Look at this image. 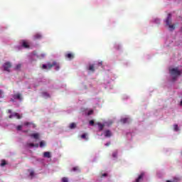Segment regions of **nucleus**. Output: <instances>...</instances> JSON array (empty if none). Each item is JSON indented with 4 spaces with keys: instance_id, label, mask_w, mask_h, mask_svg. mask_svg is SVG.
<instances>
[{
    "instance_id": "obj_1",
    "label": "nucleus",
    "mask_w": 182,
    "mask_h": 182,
    "mask_svg": "<svg viewBox=\"0 0 182 182\" xmlns=\"http://www.w3.org/2000/svg\"><path fill=\"white\" fill-rule=\"evenodd\" d=\"M169 73L172 76V81L176 82L177 80L178 76H181L182 74V70H178V68H170Z\"/></svg>"
},
{
    "instance_id": "obj_2",
    "label": "nucleus",
    "mask_w": 182,
    "mask_h": 182,
    "mask_svg": "<svg viewBox=\"0 0 182 182\" xmlns=\"http://www.w3.org/2000/svg\"><path fill=\"white\" fill-rule=\"evenodd\" d=\"M171 14H168L166 20V26H168L171 31H174V29H176V26H174L173 24L171 25Z\"/></svg>"
},
{
    "instance_id": "obj_3",
    "label": "nucleus",
    "mask_w": 182,
    "mask_h": 182,
    "mask_svg": "<svg viewBox=\"0 0 182 182\" xmlns=\"http://www.w3.org/2000/svg\"><path fill=\"white\" fill-rule=\"evenodd\" d=\"M3 68H4V70H6V72H9V69H11V68H12V65L11 64V63L7 62L3 65Z\"/></svg>"
},
{
    "instance_id": "obj_4",
    "label": "nucleus",
    "mask_w": 182,
    "mask_h": 182,
    "mask_svg": "<svg viewBox=\"0 0 182 182\" xmlns=\"http://www.w3.org/2000/svg\"><path fill=\"white\" fill-rule=\"evenodd\" d=\"M65 57L67 59H69L70 60H72V59H73V58H75V55H73V53H66L65 55Z\"/></svg>"
},
{
    "instance_id": "obj_5",
    "label": "nucleus",
    "mask_w": 182,
    "mask_h": 182,
    "mask_svg": "<svg viewBox=\"0 0 182 182\" xmlns=\"http://www.w3.org/2000/svg\"><path fill=\"white\" fill-rule=\"evenodd\" d=\"M21 46H23V48H25L26 49H28L29 48V43H28L26 41L23 40L21 41Z\"/></svg>"
},
{
    "instance_id": "obj_6",
    "label": "nucleus",
    "mask_w": 182,
    "mask_h": 182,
    "mask_svg": "<svg viewBox=\"0 0 182 182\" xmlns=\"http://www.w3.org/2000/svg\"><path fill=\"white\" fill-rule=\"evenodd\" d=\"M43 157L46 159H50V157H52V156L50 155V152L49 151L43 152Z\"/></svg>"
},
{
    "instance_id": "obj_7",
    "label": "nucleus",
    "mask_w": 182,
    "mask_h": 182,
    "mask_svg": "<svg viewBox=\"0 0 182 182\" xmlns=\"http://www.w3.org/2000/svg\"><path fill=\"white\" fill-rule=\"evenodd\" d=\"M14 99H17L18 100H22V95L20 93H17L13 95Z\"/></svg>"
},
{
    "instance_id": "obj_8",
    "label": "nucleus",
    "mask_w": 182,
    "mask_h": 182,
    "mask_svg": "<svg viewBox=\"0 0 182 182\" xmlns=\"http://www.w3.org/2000/svg\"><path fill=\"white\" fill-rule=\"evenodd\" d=\"M144 177V173H141L138 178L136 179L135 182H140L141 180H143V178Z\"/></svg>"
},
{
    "instance_id": "obj_9",
    "label": "nucleus",
    "mask_w": 182,
    "mask_h": 182,
    "mask_svg": "<svg viewBox=\"0 0 182 182\" xmlns=\"http://www.w3.org/2000/svg\"><path fill=\"white\" fill-rule=\"evenodd\" d=\"M97 126L99 127V131L102 132V130H103V129L105 128V124H102L100 122L97 123Z\"/></svg>"
},
{
    "instance_id": "obj_10",
    "label": "nucleus",
    "mask_w": 182,
    "mask_h": 182,
    "mask_svg": "<svg viewBox=\"0 0 182 182\" xmlns=\"http://www.w3.org/2000/svg\"><path fill=\"white\" fill-rule=\"evenodd\" d=\"M105 137H112V132L110 130H107L105 132Z\"/></svg>"
},
{
    "instance_id": "obj_11",
    "label": "nucleus",
    "mask_w": 182,
    "mask_h": 182,
    "mask_svg": "<svg viewBox=\"0 0 182 182\" xmlns=\"http://www.w3.org/2000/svg\"><path fill=\"white\" fill-rule=\"evenodd\" d=\"M55 65H56V61L53 62L52 64L48 63V64L47 65V68H48V69H52V68H53V66H55Z\"/></svg>"
},
{
    "instance_id": "obj_12",
    "label": "nucleus",
    "mask_w": 182,
    "mask_h": 182,
    "mask_svg": "<svg viewBox=\"0 0 182 182\" xmlns=\"http://www.w3.org/2000/svg\"><path fill=\"white\" fill-rule=\"evenodd\" d=\"M31 136L33 137V139H36V140H38V139H39V134L38 133L32 134Z\"/></svg>"
},
{
    "instance_id": "obj_13",
    "label": "nucleus",
    "mask_w": 182,
    "mask_h": 182,
    "mask_svg": "<svg viewBox=\"0 0 182 182\" xmlns=\"http://www.w3.org/2000/svg\"><path fill=\"white\" fill-rule=\"evenodd\" d=\"M69 128L71 129H76V123L72 122L70 124Z\"/></svg>"
},
{
    "instance_id": "obj_14",
    "label": "nucleus",
    "mask_w": 182,
    "mask_h": 182,
    "mask_svg": "<svg viewBox=\"0 0 182 182\" xmlns=\"http://www.w3.org/2000/svg\"><path fill=\"white\" fill-rule=\"evenodd\" d=\"M129 120H130L129 118H124L121 119V122L124 124L126 123H129Z\"/></svg>"
},
{
    "instance_id": "obj_15",
    "label": "nucleus",
    "mask_w": 182,
    "mask_h": 182,
    "mask_svg": "<svg viewBox=\"0 0 182 182\" xmlns=\"http://www.w3.org/2000/svg\"><path fill=\"white\" fill-rule=\"evenodd\" d=\"M34 38L35 39H42V36L41 35V33H36L34 36Z\"/></svg>"
},
{
    "instance_id": "obj_16",
    "label": "nucleus",
    "mask_w": 182,
    "mask_h": 182,
    "mask_svg": "<svg viewBox=\"0 0 182 182\" xmlns=\"http://www.w3.org/2000/svg\"><path fill=\"white\" fill-rule=\"evenodd\" d=\"M88 70H90V72H95V65H90Z\"/></svg>"
},
{
    "instance_id": "obj_17",
    "label": "nucleus",
    "mask_w": 182,
    "mask_h": 182,
    "mask_svg": "<svg viewBox=\"0 0 182 182\" xmlns=\"http://www.w3.org/2000/svg\"><path fill=\"white\" fill-rule=\"evenodd\" d=\"M26 147H35V144L33 143H26Z\"/></svg>"
},
{
    "instance_id": "obj_18",
    "label": "nucleus",
    "mask_w": 182,
    "mask_h": 182,
    "mask_svg": "<svg viewBox=\"0 0 182 182\" xmlns=\"http://www.w3.org/2000/svg\"><path fill=\"white\" fill-rule=\"evenodd\" d=\"M43 97H50V95H49V93L46 92H43Z\"/></svg>"
},
{
    "instance_id": "obj_19",
    "label": "nucleus",
    "mask_w": 182,
    "mask_h": 182,
    "mask_svg": "<svg viewBox=\"0 0 182 182\" xmlns=\"http://www.w3.org/2000/svg\"><path fill=\"white\" fill-rule=\"evenodd\" d=\"M39 146H40V147H45V146H46V144L45 143V141H41V142H40V144H39Z\"/></svg>"
},
{
    "instance_id": "obj_20",
    "label": "nucleus",
    "mask_w": 182,
    "mask_h": 182,
    "mask_svg": "<svg viewBox=\"0 0 182 182\" xmlns=\"http://www.w3.org/2000/svg\"><path fill=\"white\" fill-rule=\"evenodd\" d=\"M14 117H17V119L21 118V115H19V114H18V112L14 113Z\"/></svg>"
},
{
    "instance_id": "obj_21",
    "label": "nucleus",
    "mask_w": 182,
    "mask_h": 182,
    "mask_svg": "<svg viewBox=\"0 0 182 182\" xmlns=\"http://www.w3.org/2000/svg\"><path fill=\"white\" fill-rule=\"evenodd\" d=\"M61 181L62 182H69V179L66 177H63V178H62Z\"/></svg>"
},
{
    "instance_id": "obj_22",
    "label": "nucleus",
    "mask_w": 182,
    "mask_h": 182,
    "mask_svg": "<svg viewBox=\"0 0 182 182\" xmlns=\"http://www.w3.org/2000/svg\"><path fill=\"white\" fill-rule=\"evenodd\" d=\"M21 64H18L16 68H15V70H19L21 68Z\"/></svg>"
},
{
    "instance_id": "obj_23",
    "label": "nucleus",
    "mask_w": 182,
    "mask_h": 182,
    "mask_svg": "<svg viewBox=\"0 0 182 182\" xmlns=\"http://www.w3.org/2000/svg\"><path fill=\"white\" fill-rule=\"evenodd\" d=\"M173 129L175 132H178V124H174L173 125Z\"/></svg>"
},
{
    "instance_id": "obj_24",
    "label": "nucleus",
    "mask_w": 182,
    "mask_h": 182,
    "mask_svg": "<svg viewBox=\"0 0 182 182\" xmlns=\"http://www.w3.org/2000/svg\"><path fill=\"white\" fill-rule=\"evenodd\" d=\"M1 166V167H4V166H6V161L5 160H2Z\"/></svg>"
},
{
    "instance_id": "obj_25",
    "label": "nucleus",
    "mask_w": 182,
    "mask_h": 182,
    "mask_svg": "<svg viewBox=\"0 0 182 182\" xmlns=\"http://www.w3.org/2000/svg\"><path fill=\"white\" fill-rule=\"evenodd\" d=\"M55 70H59V69H60V66L59 65V64H58V63H56V65H55Z\"/></svg>"
},
{
    "instance_id": "obj_26",
    "label": "nucleus",
    "mask_w": 182,
    "mask_h": 182,
    "mask_svg": "<svg viewBox=\"0 0 182 182\" xmlns=\"http://www.w3.org/2000/svg\"><path fill=\"white\" fill-rule=\"evenodd\" d=\"M73 171H79V167L78 166H75L73 168Z\"/></svg>"
},
{
    "instance_id": "obj_27",
    "label": "nucleus",
    "mask_w": 182,
    "mask_h": 182,
    "mask_svg": "<svg viewBox=\"0 0 182 182\" xmlns=\"http://www.w3.org/2000/svg\"><path fill=\"white\" fill-rule=\"evenodd\" d=\"M180 181V178L175 177L173 178V180L172 181V182H178Z\"/></svg>"
},
{
    "instance_id": "obj_28",
    "label": "nucleus",
    "mask_w": 182,
    "mask_h": 182,
    "mask_svg": "<svg viewBox=\"0 0 182 182\" xmlns=\"http://www.w3.org/2000/svg\"><path fill=\"white\" fill-rule=\"evenodd\" d=\"M87 136V134H83L82 135H81V138L82 139H85L86 140H87V138H86Z\"/></svg>"
},
{
    "instance_id": "obj_29",
    "label": "nucleus",
    "mask_w": 182,
    "mask_h": 182,
    "mask_svg": "<svg viewBox=\"0 0 182 182\" xmlns=\"http://www.w3.org/2000/svg\"><path fill=\"white\" fill-rule=\"evenodd\" d=\"M16 129H17L18 131L22 130V125H18V126H17Z\"/></svg>"
},
{
    "instance_id": "obj_30",
    "label": "nucleus",
    "mask_w": 182,
    "mask_h": 182,
    "mask_svg": "<svg viewBox=\"0 0 182 182\" xmlns=\"http://www.w3.org/2000/svg\"><path fill=\"white\" fill-rule=\"evenodd\" d=\"M112 157H114V159H116V157H117V151H115L112 154Z\"/></svg>"
},
{
    "instance_id": "obj_31",
    "label": "nucleus",
    "mask_w": 182,
    "mask_h": 182,
    "mask_svg": "<svg viewBox=\"0 0 182 182\" xmlns=\"http://www.w3.org/2000/svg\"><path fill=\"white\" fill-rule=\"evenodd\" d=\"M35 176V172L33 171H30V176L33 177Z\"/></svg>"
},
{
    "instance_id": "obj_32",
    "label": "nucleus",
    "mask_w": 182,
    "mask_h": 182,
    "mask_svg": "<svg viewBox=\"0 0 182 182\" xmlns=\"http://www.w3.org/2000/svg\"><path fill=\"white\" fill-rule=\"evenodd\" d=\"M90 124L91 126H94V125H95V121L90 120Z\"/></svg>"
},
{
    "instance_id": "obj_33",
    "label": "nucleus",
    "mask_w": 182,
    "mask_h": 182,
    "mask_svg": "<svg viewBox=\"0 0 182 182\" xmlns=\"http://www.w3.org/2000/svg\"><path fill=\"white\" fill-rule=\"evenodd\" d=\"M23 124H24L25 126H29V125L32 124V123L26 122H24Z\"/></svg>"
},
{
    "instance_id": "obj_34",
    "label": "nucleus",
    "mask_w": 182,
    "mask_h": 182,
    "mask_svg": "<svg viewBox=\"0 0 182 182\" xmlns=\"http://www.w3.org/2000/svg\"><path fill=\"white\" fill-rule=\"evenodd\" d=\"M42 69H48V65L43 64L42 66Z\"/></svg>"
},
{
    "instance_id": "obj_35",
    "label": "nucleus",
    "mask_w": 182,
    "mask_h": 182,
    "mask_svg": "<svg viewBox=\"0 0 182 182\" xmlns=\"http://www.w3.org/2000/svg\"><path fill=\"white\" fill-rule=\"evenodd\" d=\"M14 116H15V115H14V114H13L9 115V119H12V117H14Z\"/></svg>"
},
{
    "instance_id": "obj_36",
    "label": "nucleus",
    "mask_w": 182,
    "mask_h": 182,
    "mask_svg": "<svg viewBox=\"0 0 182 182\" xmlns=\"http://www.w3.org/2000/svg\"><path fill=\"white\" fill-rule=\"evenodd\" d=\"M34 147H36V148L39 147V144H34Z\"/></svg>"
},
{
    "instance_id": "obj_37",
    "label": "nucleus",
    "mask_w": 182,
    "mask_h": 182,
    "mask_svg": "<svg viewBox=\"0 0 182 182\" xmlns=\"http://www.w3.org/2000/svg\"><path fill=\"white\" fill-rule=\"evenodd\" d=\"M102 177H107V173H103Z\"/></svg>"
},
{
    "instance_id": "obj_38",
    "label": "nucleus",
    "mask_w": 182,
    "mask_h": 182,
    "mask_svg": "<svg viewBox=\"0 0 182 182\" xmlns=\"http://www.w3.org/2000/svg\"><path fill=\"white\" fill-rule=\"evenodd\" d=\"M110 145V142H107V144H105V146H109Z\"/></svg>"
},
{
    "instance_id": "obj_39",
    "label": "nucleus",
    "mask_w": 182,
    "mask_h": 182,
    "mask_svg": "<svg viewBox=\"0 0 182 182\" xmlns=\"http://www.w3.org/2000/svg\"><path fill=\"white\" fill-rule=\"evenodd\" d=\"M2 90H0V97H2Z\"/></svg>"
},
{
    "instance_id": "obj_40",
    "label": "nucleus",
    "mask_w": 182,
    "mask_h": 182,
    "mask_svg": "<svg viewBox=\"0 0 182 182\" xmlns=\"http://www.w3.org/2000/svg\"><path fill=\"white\" fill-rule=\"evenodd\" d=\"M8 113H12V110L11 109H8Z\"/></svg>"
},
{
    "instance_id": "obj_41",
    "label": "nucleus",
    "mask_w": 182,
    "mask_h": 182,
    "mask_svg": "<svg viewBox=\"0 0 182 182\" xmlns=\"http://www.w3.org/2000/svg\"><path fill=\"white\" fill-rule=\"evenodd\" d=\"M92 113H93V111H90L89 112H88V114L90 115V114H92Z\"/></svg>"
},
{
    "instance_id": "obj_42",
    "label": "nucleus",
    "mask_w": 182,
    "mask_h": 182,
    "mask_svg": "<svg viewBox=\"0 0 182 182\" xmlns=\"http://www.w3.org/2000/svg\"><path fill=\"white\" fill-rule=\"evenodd\" d=\"M99 66H102V63H99Z\"/></svg>"
},
{
    "instance_id": "obj_43",
    "label": "nucleus",
    "mask_w": 182,
    "mask_h": 182,
    "mask_svg": "<svg viewBox=\"0 0 182 182\" xmlns=\"http://www.w3.org/2000/svg\"><path fill=\"white\" fill-rule=\"evenodd\" d=\"M181 106H182V100L181 101V103H180Z\"/></svg>"
},
{
    "instance_id": "obj_44",
    "label": "nucleus",
    "mask_w": 182,
    "mask_h": 182,
    "mask_svg": "<svg viewBox=\"0 0 182 182\" xmlns=\"http://www.w3.org/2000/svg\"><path fill=\"white\" fill-rule=\"evenodd\" d=\"M11 102H15V100H14V99H11Z\"/></svg>"
}]
</instances>
